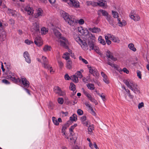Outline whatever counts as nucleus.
Listing matches in <instances>:
<instances>
[{"instance_id": "obj_1", "label": "nucleus", "mask_w": 149, "mask_h": 149, "mask_svg": "<svg viewBox=\"0 0 149 149\" xmlns=\"http://www.w3.org/2000/svg\"><path fill=\"white\" fill-rule=\"evenodd\" d=\"M9 73H7L8 79H10L14 83L18 84L21 83V86L24 88H28L29 86V81L25 77H21L20 79L18 78L15 77L14 76V73L9 72Z\"/></svg>"}, {"instance_id": "obj_2", "label": "nucleus", "mask_w": 149, "mask_h": 149, "mask_svg": "<svg viewBox=\"0 0 149 149\" xmlns=\"http://www.w3.org/2000/svg\"><path fill=\"white\" fill-rule=\"evenodd\" d=\"M123 82L127 87L134 93L136 94H139L140 93L139 88L137 87V84L134 82L132 80L128 79L124 80Z\"/></svg>"}, {"instance_id": "obj_3", "label": "nucleus", "mask_w": 149, "mask_h": 149, "mask_svg": "<svg viewBox=\"0 0 149 149\" xmlns=\"http://www.w3.org/2000/svg\"><path fill=\"white\" fill-rule=\"evenodd\" d=\"M59 39L60 45L66 49H68V48L69 42L67 39L65 37L62 36Z\"/></svg>"}, {"instance_id": "obj_4", "label": "nucleus", "mask_w": 149, "mask_h": 149, "mask_svg": "<svg viewBox=\"0 0 149 149\" xmlns=\"http://www.w3.org/2000/svg\"><path fill=\"white\" fill-rule=\"evenodd\" d=\"M75 40L79 44H82L81 47L84 50H86L88 49V45L86 42H84L80 38L79 36H77L75 38Z\"/></svg>"}, {"instance_id": "obj_5", "label": "nucleus", "mask_w": 149, "mask_h": 149, "mask_svg": "<svg viewBox=\"0 0 149 149\" xmlns=\"http://www.w3.org/2000/svg\"><path fill=\"white\" fill-rule=\"evenodd\" d=\"M31 31L33 33L37 34L40 32V29L39 25L36 22L33 23V25L31 29Z\"/></svg>"}, {"instance_id": "obj_6", "label": "nucleus", "mask_w": 149, "mask_h": 149, "mask_svg": "<svg viewBox=\"0 0 149 149\" xmlns=\"http://www.w3.org/2000/svg\"><path fill=\"white\" fill-rule=\"evenodd\" d=\"M65 21L71 26H74L76 23H77L76 19L73 17H71V16H70L67 20H66Z\"/></svg>"}, {"instance_id": "obj_7", "label": "nucleus", "mask_w": 149, "mask_h": 149, "mask_svg": "<svg viewBox=\"0 0 149 149\" xmlns=\"http://www.w3.org/2000/svg\"><path fill=\"white\" fill-rule=\"evenodd\" d=\"M68 2L69 3V5L71 7L74 6V7L77 8L79 6V2L76 1V0L69 1Z\"/></svg>"}, {"instance_id": "obj_8", "label": "nucleus", "mask_w": 149, "mask_h": 149, "mask_svg": "<svg viewBox=\"0 0 149 149\" xmlns=\"http://www.w3.org/2000/svg\"><path fill=\"white\" fill-rule=\"evenodd\" d=\"M34 42L35 44L38 46H40L43 44L41 38L39 36L36 38Z\"/></svg>"}, {"instance_id": "obj_9", "label": "nucleus", "mask_w": 149, "mask_h": 149, "mask_svg": "<svg viewBox=\"0 0 149 149\" xmlns=\"http://www.w3.org/2000/svg\"><path fill=\"white\" fill-rule=\"evenodd\" d=\"M109 58H110L113 61H116L117 58L113 57V54L109 50H108L105 54Z\"/></svg>"}, {"instance_id": "obj_10", "label": "nucleus", "mask_w": 149, "mask_h": 149, "mask_svg": "<svg viewBox=\"0 0 149 149\" xmlns=\"http://www.w3.org/2000/svg\"><path fill=\"white\" fill-rule=\"evenodd\" d=\"M24 56L25 58L26 61L29 63L31 62L30 58L29 56V54L27 52H25L24 53Z\"/></svg>"}, {"instance_id": "obj_11", "label": "nucleus", "mask_w": 149, "mask_h": 149, "mask_svg": "<svg viewBox=\"0 0 149 149\" xmlns=\"http://www.w3.org/2000/svg\"><path fill=\"white\" fill-rule=\"evenodd\" d=\"M24 10L27 12L28 14L29 15H31L33 13V8L30 7L29 6H26L24 8Z\"/></svg>"}, {"instance_id": "obj_12", "label": "nucleus", "mask_w": 149, "mask_h": 149, "mask_svg": "<svg viewBox=\"0 0 149 149\" xmlns=\"http://www.w3.org/2000/svg\"><path fill=\"white\" fill-rule=\"evenodd\" d=\"M60 14L62 17L64 19L65 21L71 16L68 13H65L63 11H61Z\"/></svg>"}, {"instance_id": "obj_13", "label": "nucleus", "mask_w": 149, "mask_h": 149, "mask_svg": "<svg viewBox=\"0 0 149 149\" xmlns=\"http://www.w3.org/2000/svg\"><path fill=\"white\" fill-rule=\"evenodd\" d=\"M43 11L40 8L38 9L37 13L35 14V18H40L43 15Z\"/></svg>"}, {"instance_id": "obj_14", "label": "nucleus", "mask_w": 149, "mask_h": 149, "mask_svg": "<svg viewBox=\"0 0 149 149\" xmlns=\"http://www.w3.org/2000/svg\"><path fill=\"white\" fill-rule=\"evenodd\" d=\"M53 31L54 34L55 36L58 39H60L62 36L61 33L56 29H53Z\"/></svg>"}, {"instance_id": "obj_15", "label": "nucleus", "mask_w": 149, "mask_h": 149, "mask_svg": "<svg viewBox=\"0 0 149 149\" xmlns=\"http://www.w3.org/2000/svg\"><path fill=\"white\" fill-rule=\"evenodd\" d=\"M42 58L43 61V63L44 65V68H49V65L48 64V60L46 57L43 56Z\"/></svg>"}, {"instance_id": "obj_16", "label": "nucleus", "mask_w": 149, "mask_h": 149, "mask_svg": "<svg viewBox=\"0 0 149 149\" xmlns=\"http://www.w3.org/2000/svg\"><path fill=\"white\" fill-rule=\"evenodd\" d=\"M108 35L110 36V39L114 42L118 43L120 42V40L118 38L115 36L113 35H111L110 34H108Z\"/></svg>"}, {"instance_id": "obj_17", "label": "nucleus", "mask_w": 149, "mask_h": 149, "mask_svg": "<svg viewBox=\"0 0 149 149\" xmlns=\"http://www.w3.org/2000/svg\"><path fill=\"white\" fill-rule=\"evenodd\" d=\"M107 0H100L97 2L98 5L101 6H107Z\"/></svg>"}, {"instance_id": "obj_18", "label": "nucleus", "mask_w": 149, "mask_h": 149, "mask_svg": "<svg viewBox=\"0 0 149 149\" xmlns=\"http://www.w3.org/2000/svg\"><path fill=\"white\" fill-rule=\"evenodd\" d=\"M107 64L111 66L112 67L114 68L117 70H119V67L116 64L112 63L110 62V60L108 59L107 62Z\"/></svg>"}, {"instance_id": "obj_19", "label": "nucleus", "mask_w": 149, "mask_h": 149, "mask_svg": "<svg viewBox=\"0 0 149 149\" xmlns=\"http://www.w3.org/2000/svg\"><path fill=\"white\" fill-rule=\"evenodd\" d=\"M130 17L131 19L134 20L135 21H138L140 20L139 16L137 14L135 15H130Z\"/></svg>"}, {"instance_id": "obj_20", "label": "nucleus", "mask_w": 149, "mask_h": 149, "mask_svg": "<svg viewBox=\"0 0 149 149\" xmlns=\"http://www.w3.org/2000/svg\"><path fill=\"white\" fill-rule=\"evenodd\" d=\"M6 36L5 32L2 31L0 34V41H4L6 38Z\"/></svg>"}, {"instance_id": "obj_21", "label": "nucleus", "mask_w": 149, "mask_h": 149, "mask_svg": "<svg viewBox=\"0 0 149 149\" xmlns=\"http://www.w3.org/2000/svg\"><path fill=\"white\" fill-rule=\"evenodd\" d=\"M88 30L93 33H98L100 31V29L97 27H95L94 28H89Z\"/></svg>"}, {"instance_id": "obj_22", "label": "nucleus", "mask_w": 149, "mask_h": 149, "mask_svg": "<svg viewBox=\"0 0 149 149\" xmlns=\"http://www.w3.org/2000/svg\"><path fill=\"white\" fill-rule=\"evenodd\" d=\"M7 12L10 15H11L14 17H16L17 16L16 13H17L15 10L8 9Z\"/></svg>"}, {"instance_id": "obj_23", "label": "nucleus", "mask_w": 149, "mask_h": 149, "mask_svg": "<svg viewBox=\"0 0 149 149\" xmlns=\"http://www.w3.org/2000/svg\"><path fill=\"white\" fill-rule=\"evenodd\" d=\"M95 41L88 40V45L90 48V50L93 49V47L95 45Z\"/></svg>"}, {"instance_id": "obj_24", "label": "nucleus", "mask_w": 149, "mask_h": 149, "mask_svg": "<svg viewBox=\"0 0 149 149\" xmlns=\"http://www.w3.org/2000/svg\"><path fill=\"white\" fill-rule=\"evenodd\" d=\"M106 19L109 22V23L112 26H114L113 24V18L109 15L107 16Z\"/></svg>"}, {"instance_id": "obj_25", "label": "nucleus", "mask_w": 149, "mask_h": 149, "mask_svg": "<svg viewBox=\"0 0 149 149\" xmlns=\"http://www.w3.org/2000/svg\"><path fill=\"white\" fill-rule=\"evenodd\" d=\"M100 12L102 13L103 16H106V17H107V16H109V15L108 14V13L105 10H100L98 11V15H100V14L99 13Z\"/></svg>"}, {"instance_id": "obj_26", "label": "nucleus", "mask_w": 149, "mask_h": 149, "mask_svg": "<svg viewBox=\"0 0 149 149\" xmlns=\"http://www.w3.org/2000/svg\"><path fill=\"white\" fill-rule=\"evenodd\" d=\"M91 50H94L96 52L99 54L101 56H102L103 55L102 53L100 52L99 48L97 46L95 45L94 47H93V49H91Z\"/></svg>"}, {"instance_id": "obj_27", "label": "nucleus", "mask_w": 149, "mask_h": 149, "mask_svg": "<svg viewBox=\"0 0 149 149\" xmlns=\"http://www.w3.org/2000/svg\"><path fill=\"white\" fill-rule=\"evenodd\" d=\"M74 83H78L79 81L78 77L76 75H73L71 76V79Z\"/></svg>"}, {"instance_id": "obj_28", "label": "nucleus", "mask_w": 149, "mask_h": 149, "mask_svg": "<svg viewBox=\"0 0 149 149\" xmlns=\"http://www.w3.org/2000/svg\"><path fill=\"white\" fill-rule=\"evenodd\" d=\"M128 47L130 49L134 52H135L136 51V48L134 47V45L133 43H130L128 45Z\"/></svg>"}, {"instance_id": "obj_29", "label": "nucleus", "mask_w": 149, "mask_h": 149, "mask_svg": "<svg viewBox=\"0 0 149 149\" xmlns=\"http://www.w3.org/2000/svg\"><path fill=\"white\" fill-rule=\"evenodd\" d=\"M61 89L58 86H55L54 88V92L56 94H58L59 92L61 91Z\"/></svg>"}, {"instance_id": "obj_30", "label": "nucleus", "mask_w": 149, "mask_h": 149, "mask_svg": "<svg viewBox=\"0 0 149 149\" xmlns=\"http://www.w3.org/2000/svg\"><path fill=\"white\" fill-rule=\"evenodd\" d=\"M70 121L69 120L62 127V131H63V130H65L70 125Z\"/></svg>"}, {"instance_id": "obj_31", "label": "nucleus", "mask_w": 149, "mask_h": 149, "mask_svg": "<svg viewBox=\"0 0 149 149\" xmlns=\"http://www.w3.org/2000/svg\"><path fill=\"white\" fill-rule=\"evenodd\" d=\"M77 120V116L76 114H74L70 118V120L72 121H76Z\"/></svg>"}, {"instance_id": "obj_32", "label": "nucleus", "mask_w": 149, "mask_h": 149, "mask_svg": "<svg viewBox=\"0 0 149 149\" xmlns=\"http://www.w3.org/2000/svg\"><path fill=\"white\" fill-rule=\"evenodd\" d=\"M88 88L91 90H93L95 89L94 85L93 84L91 83L88 84L86 85Z\"/></svg>"}, {"instance_id": "obj_33", "label": "nucleus", "mask_w": 149, "mask_h": 149, "mask_svg": "<svg viewBox=\"0 0 149 149\" xmlns=\"http://www.w3.org/2000/svg\"><path fill=\"white\" fill-rule=\"evenodd\" d=\"M66 67L69 69H70L72 68V62L69 60L67 61L66 64Z\"/></svg>"}, {"instance_id": "obj_34", "label": "nucleus", "mask_w": 149, "mask_h": 149, "mask_svg": "<svg viewBox=\"0 0 149 149\" xmlns=\"http://www.w3.org/2000/svg\"><path fill=\"white\" fill-rule=\"evenodd\" d=\"M98 40L100 43L103 45H105L106 44L105 42L104 39H103L102 37L100 36L98 37Z\"/></svg>"}, {"instance_id": "obj_35", "label": "nucleus", "mask_w": 149, "mask_h": 149, "mask_svg": "<svg viewBox=\"0 0 149 149\" xmlns=\"http://www.w3.org/2000/svg\"><path fill=\"white\" fill-rule=\"evenodd\" d=\"M70 56V54L68 52H65V54H64L63 58L66 60H68L70 57L69 56Z\"/></svg>"}, {"instance_id": "obj_36", "label": "nucleus", "mask_w": 149, "mask_h": 149, "mask_svg": "<svg viewBox=\"0 0 149 149\" xmlns=\"http://www.w3.org/2000/svg\"><path fill=\"white\" fill-rule=\"evenodd\" d=\"M48 29L44 27H42L41 29L42 34H45L48 32Z\"/></svg>"}, {"instance_id": "obj_37", "label": "nucleus", "mask_w": 149, "mask_h": 149, "mask_svg": "<svg viewBox=\"0 0 149 149\" xmlns=\"http://www.w3.org/2000/svg\"><path fill=\"white\" fill-rule=\"evenodd\" d=\"M51 49V46L48 45H45L43 48V50L45 52L50 51Z\"/></svg>"}, {"instance_id": "obj_38", "label": "nucleus", "mask_w": 149, "mask_h": 149, "mask_svg": "<svg viewBox=\"0 0 149 149\" xmlns=\"http://www.w3.org/2000/svg\"><path fill=\"white\" fill-rule=\"evenodd\" d=\"M69 88L72 91H75L76 89L75 85L73 84V83L72 82L70 83Z\"/></svg>"}, {"instance_id": "obj_39", "label": "nucleus", "mask_w": 149, "mask_h": 149, "mask_svg": "<svg viewBox=\"0 0 149 149\" xmlns=\"http://www.w3.org/2000/svg\"><path fill=\"white\" fill-rule=\"evenodd\" d=\"M74 75H76V76L78 78H81L82 77L83 75L82 74L81 72L80 71H78L75 73Z\"/></svg>"}, {"instance_id": "obj_40", "label": "nucleus", "mask_w": 149, "mask_h": 149, "mask_svg": "<svg viewBox=\"0 0 149 149\" xmlns=\"http://www.w3.org/2000/svg\"><path fill=\"white\" fill-rule=\"evenodd\" d=\"M112 13L113 17L114 18H117V19H118V18H119V16L118 13L116 12L113 10L112 11Z\"/></svg>"}, {"instance_id": "obj_41", "label": "nucleus", "mask_w": 149, "mask_h": 149, "mask_svg": "<svg viewBox=\"0 0 149 149\" xmlns=\"http://www.w3.org/2000/svg\"><path fill=\"white\" fill-rule=\"evenodd\" d=\"M52 121L54 124L56 125H59V123L57 121L56 118L54 117H53L52 118Z\"/></svg>"}, {"instance_id": "obj_42", "label": "nucleus", "mask_w": 149, "mask_h": 149, "mask_svg": "<svg viewBox=\"0 0 149 149\" xmlns=\"http://www.w3.org/2000/svg\"><path fill=\"white\" fill-rule=\"evenodd\" d=\"M89 36L90 38V41H95V37L91 33L89 34Z\"/></svg>"}, {"instance_id": "obj_43", "label": "nucleus", "mask_w": 149, "mask_h": 149, "mask_svg": "<svg viewBox=\"0 0 149 149\" xmlns=\"http://www.w3.org/2000/svg\"><path fill=\"white\" fill-rule=\"evenodd\" d=\"M127 91L126 92L127 93L130 99H133L134 98V96L132 95L130 93V91L128 89H127Z\"/></svg>"}, {"instance_id": "obj_44", "label": "nucleus", "mask_w": 149, "mask_h": 149, "mask_svg": "<svg viewBox=\"0 0 149 149\" xmlns=\"http://www.w3.org/2000/svg\"><path fill=\"white\" fill-rule=\"evenodd\" d=\"M89 79V77H84L82 79V81L84 82L85 83H87L88 82V80Z\"/></svg>"}, {"instance_id": "obj_45", "label": "nucleus", "mask_w": 149, "mask_h": 149, "mask_svg": "<svg viewBox=\"0 0 149 149\" xmlns=\"http://www.w3.org/2000/svg\"><path fill=\"white\" fill-rule=\"evenodd\" d=\"M94 130V126L93 125H90L88 128V130L89 132H91Z\"/></svg>"}, {"instance_id": "obj_46", "label": "nucleus", "mask_w": 149, "mask_h": 149, "mask_svg": "<svg viewBox=\"0 0 149 149\" xmlns=\"http://www.w3.org/2000/svg\"><path fill=\"white\" fill-rule=\"evenodd\" d=\"M88 67L89 70V72L92 74L93 73V69H95V68L94 67H91V66H89V65H88Z\"/></svg>"}, {"instance_id": "obj_47", "label": "nucleus", "mask_w": 149, "mask_h": 149, "mask_svg": "<svg viewBox=\"0 0 149 149\" xmlns=\"http://www.w3.org/2000/svg\"><path fill=\"white\" fill-rule=\"evenodd\" d=\"M79 59L80 60H81L83 62L85 63V64H87L88 63L87 61L85 59L82 58L81 56H79Z\"/></svg>"}, {"instance_id": "obj_48", "label": "nucleus", "mask_w": 149, "mask_h": 149, "mask_svg": "<svg viewBox=\"0 0 149 149\" xmlns=\"http://www.w3.org/2000/svg\"><path fill=\"white\" fill-rule=\"evenodd\" d=\"M58 103L60 104H62L63 102V100L62 98H59L58 99Z\"/></svg>"}, {"instance_id": "obj_49", "label": "nucleus", "mask_w": 149, "mask_h": 149, "mask_svg": "<svg viewBox=\"0 0 149 149\" xmlns=\"http://www.w3.org/2000/svg\"><path fill=\"white\" fill-rule=\"evenodd\" d=\"M58 63L59 66L60 67V68L61 69L63 66V63L60 60L58 61Z\"/></svg>"}, {"instance_id": "obj_50", "label": "nucleus", "mask_w": 149, "mask_h": 149, "mask_svg": "<svg viewBox=\"0 0 149 149\" xmlns=\"http://www.w3.org/2000/svg\"><path fill=\"white\" fill-rule=\"evenodd\" d=\"M89 100L92 102L94 103L95 105L97 104V101L95 99L93 98L92 97Z\"/></svg>"}, {"instance_id": "obj_51", "label": "nucleus", "mask_w": 149, "mask_h": 149, "mask_svg": "<svg viewBox=\"0 0 149 149\" xmlns=\"http://www.w3.org/2000/svg\"><path fill=\"white\" fill-rule=\"evenodd\" d=\"M98 95L101 97V98H102V100L103 101H105V97L103 93H102V94H101L99 93L98 94Z\"/></svg>"}, {"instance_id": "obj_52", "label": "nucleus", "mask_w": 149, "mask_h": 149, "mask_svg": "<svg viewBox=\"0 0 149 149\" xmlns=\"http://www.w3.org/2000/svg\"><path fill=\"white\" fill-rule=\"evenodd\" d=\"M25 42L27 45H30L31 44L33 43V42L28 39H26L25 41Z\"/></svg>"}, {"instance_id": "obj_53", "label": "nucleus", "mask_w": 149, "mask_h": 149, "mask_svg": "<svg viewBox=\"0 0 149 149\" xmlns=\"http://www.w3.org/2000/svg\"><path fill=\"white\" fill-rule=\"evenodd\" d=\"M137 76L140 79H141V71L139 70H137Z\"/></svg>"}, {"instance_id": "obj_54", "label": "nucleus", "mask_w": 149, "mask_h": 149, "mask_svg": "<svg viewBox=\"0 0 149 149\" xmlns=\"http://www.w3.org/2000/svg\"><path fill=\"white\" fill-rule=\"evenodd\" d=\"M77 113L79 115H81L83 113V111L81 109H79L77 110Z\"/></svg>"}, {"instance_id": "obj_55", "label": "nucleus", "mask_w": 149, "mask_h": 149, "mask_svg": "<svg viewBox=\"0 0 149 149\" xmlns=\"http://www.w3.org/2000/svg\"><path fill=\"white\" fill-rule=\"evenodd\" d=\"M58 95L60 96H64L65 95V91H62L61 90L59 92Z\"/></svg>"}, {"instance_id": "obj_56", "label": "nucleus", "mask_w": 149, "mask_h": 149, "mask_svg": "<svg viewBox=\"0 0 149 149\" xmlns=\"http://www.w3.org/2000/svg\"><path fill=\"white\" fill-rule=\"evenodd\" d=\"M118 23L119 26L122 27L124 26L122 24V22L120 21V18H118Z\"/></svg>"}, {"instance_id": "obj_57", "label": "nucleus", "mask_w": 149, "mask_h": 149, "mask_svg": "<svg viewBox=\"0 0 149 149\" xmlns=\"http://www.w3.org/2000/svg\"><path fill=\"white\" fill-rule=\"evenodd\" d=\"M65 79L66 80H69L71 79V77H70L68 74H66L65 76Z\"/></svg>"}, {"instance_id": "obj_58", "label": "nucleus", "mask_w": 149, "mask_h": 149, "mask_svg": "<svg viewBox=\"0 0 149 149\" xmlns=\"http://www.w3.org/2000/svg\"><path fill=\"white\" fill-rule=\"evenodd\" d=\"M85 94L86 95V96L88 98V99L89 100L91 98V97H92V96L90 95L88 93L86 92H84Z\"/></svg>"}, {"instance_id": "obj_59", "label": "nucleus", "mask_w": 149, "mask_h": 149, "mask_svg": "<svg viewBox=\"0 0 149 149\" xmlns=\"http://www.w3.org/2000/svg\"><path fill=\"white\" fill-rule=\"evenodd\" d=\"M2 82L6 84H10V82L7 80L6 79H3L2 80Z\"/></svg>"}, {"instance_id": "obj_60", "label": "nucleus", "mask_w": 149, "mask_h": 149, "mask_svg": "<svg viewBox=\"0 0 149 149\" xmlns=\"http://www.w3.org/2000/svg\"><path fill=\"white\" fill-rule=\"evenodd\" d=\"M78 31L80 33H83L84 29L82 27H79L78 28Z\"/></svg>"}, {"instance_id": "obj_61", "label": "nucleus", "mask_w": 149, "mask_h": 149, "mask_svg": "<svg viewBox=\"0 0 149 149\" xmlns=\"http://www.w3.org/2000/svg\"><path fill=\"white\" fill-rule=\"evenodd\" d=\"M86 117L85 116H83L81 117V122H84L86 120Z\"/></svg>"}, {"instance_id": "obj_62", "label": "nucleus", "mask_w": 149, "mask_h": 149, "mask_svg": "<svg viewBox=\"0 0 149 149\" xmlns=\"http://www.w3.org/2000/svg\"><path fill=\"white\" fill-rule=\"evenodd\" d=\"M136 14H137L136 13V11L134 10H132L131 11V12L130 13V15H135Z\"/></svg>"}, {"instance_id": "obj_63", "label": "nucleus", "mask_w": 149, "mask_h": 149, "mask_svg": "<svg viewBox=\"0 0 149 149\" xmlns=\"http://www.w3.org/2000/svg\"><path fill=\"white\" fill-rule=\"evenodd\" d=\"M103 80L107 84H108L109 83V81L108 79L107 76H106V77H104L103 78Z\"/></svg>"}, {"instance_id": "obj_64", "label": "nucleus", "mask_w": 149, "mask_h": 149, "mask_svg": "<svg viewBox=\"0 0 149 149\" xmlns=\"http://www.w3.org/2000/svg\"><path fill=\"white\" fill-rule=\"evenodd\" d=\"M143 104H144L143 102H141V103H139L138 106V108L140 109L143 107Z\"/></svg>"}]
</instances>
